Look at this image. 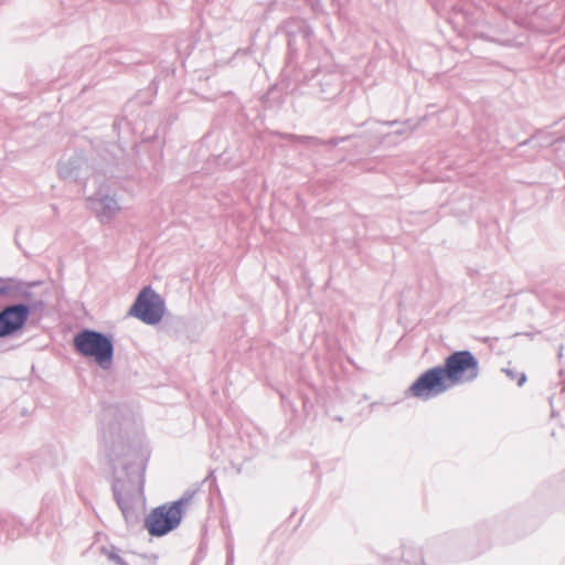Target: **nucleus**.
Segmentation results:
<instances>
[{
    "label": "nucleus",
    "mask_w": 565,
    "mask_h": 565,
    "mask_svg": "<svg viewBox=\"0 0 565 565\" xmlns=\"http://www.w3.org/2000/svg\"><path fill=\"white\" fill-rule=\"evenodd\" d=\"M13 288L4 284L3 279H0V296L9 295Z\"/></svg>",
    "instance_id": "17"
},
{
    "label": "nucleus",
    "mask_w": 565,
    "mask_h": 565,
    "mask_svg": "<svg viewBox=\"0 0 565 565\" xmlns=\"http://www.w3.org/2000/svg\"><path fill=\"white\" fill-rule=\"evenodd\" d=\"M402 556L409 565H426L424 552L415 546H405Z\"/></svg>",
    "instance_id": "12"
},
{
    "label": "nucleus",
    "mask_w": 565,
    "mask_h": 565,
    "mask_svg": "<svg viewBox=\"0 0 565 565\" xmlns=\"http://www.w3.org/2000/svg\"><path fill=\"white\" fill-rule=\"evenodd\" d=\"M384 125H387V126H394L396 124H398L397 120H390V121H383Z\"/></svg>",
    "instance_id": "19"
},
{
    "label": "nucleus",
    "mask_w": 565,
    "mask_h": 565,
    "mask_svg": "<svg viewBox=\"0 0 565 565\" xmlns=\"http://www.w3.org/2000/svg\"><path fill=\"white\" fill-rule=\"evenodd\" d=\"M164 311V300L152 287L146 286L137 295L128 313L146 324L153 326L161 321Z\"/></svg>",
    "instance_id": "5"
},
{
    "label": "nucleus",
    "mask_w": 565,
    "mask_h": 565,
    "mask_svg": "<svg viewBox=\"0 0 565 565\" xmlns=\"http://www.w3.org/2000/svg\"><path fill=\"white\" fill-rule=\"evenodd\" d=\"M404 132H405V130L399 129V130H397L395 134H396V135H403Z\"/></svg>",
    "instance_id": "22"
},
{
    "label": "nucleus",
    "mask_w": 565,
    "mask_h": 565,
    "mask_svg": "<svg viewBox=\"0 0 565 565\" xmlns=\"http://www.w3.org/2000/svg\"><path fill=\"white\" fill-rule=\"evenodd\" d=\"M127 409L115 404L103 407L99 415V451L111 470V490L126 522L136 516L135 505L143 500L147 458L128 439Z\"/></svg>",
    "instance_id": "1"
},
{
    "label": "nucleus",
    "mask_w": 565,
    "mask_h": 565,
    "mask_svg": "<svg viewBox=\"0 0 565 565\" xmlns=\"http://www.w3.org/2000/svg\"><path fill=\"white\" fill-rule=\"evenodd\" d=\"M36 284H19L14 290L25 301L10 303L0 309V339L11 338L20 333L24 329L31 313L43 308V300H35L30 290Z\"/></svg>",
    "instance_id": "2"
},
{
    "label": "nucleus",
    "mask_w": 565,
    "mask_h": 565,
    "mask_svg": "<svg viewBox=\"0 0 565 565\" xmlns=\"http://www.w3.org/2000/svg\"><path fill=\"white\" fill-rule=\"evenodd\" d=\"M89 207L95 212L100 223H109L120 211V206L115 196L98 194L87 199Z\"/></svg>",
    "instance_id": "8"
},
{
    "label": "nucleus",
    "mask_w": 565,
    "mask_h": 565,
    "mask_svg": "<svg viewBox=\"0 0 565 565\" xmlns=\"http://www.w3.org/2000/svg\"><path fill=\"white\" fill-rule=\"evenodd\" d=\"M563 140H565V137H564V138H562V139H556L555 143H557V142H559V141H563Z\"/></svg>",
    "instance_id": "23"
},
{
    "label": "nucleus",
    "mask_w": 565,
    "mask_h": 565,
    "mask_svg": "<svg viewBox=\"0 0 565 565\" xmlns=\"http://www.w3.org/2000/svg\"><path fill=\"white\" fill-rule=\"evenodd\" d=\"M286 32L288 35V46L290 49L292 47V39L296 34H299L305 41H309L313 34L310 25L298 18L290 19L286 22Z\"/></svg>",
    "instance_id": "10"
},
{
    "label": "nucleus",
    "mask_w": 565,
    "mask_h": 565,
    "mask_svg": "<svg viewBox=\"0 0 565 565\" xmlns=\"http://www.w3.org/2000/svg\"><path fill=\"white\" fill-rule=\"evenodd\" d=\"M452 385L443 364L436 365L422 373L408 387V393L420 399H429L445 393Z\"/></svg>",
    "instance_id": "6"
},
{
    "label": "nucleus",
    "mask_w": 565,
    "mask_h": 565,
    "mask_svg": "<svg viewBox=\"0 0 565 565\" xmlns=\"http://www.w3.org/2000/svg\"><path fill=\"white\" fill-rule=\"evenodd\" d=\"M433 548V544H428L426 547V554H429Z\"/></svg>",
    "instance_id": "21"
},
{
    "label": "nucleus",
    "mask_w": 565,
    "mask_h": 565,
    "mask_svg": "<svg viewBox=\"0 0 565 565\" xmlns=\"http://www.w3.org/2000/svg\"><path fill=\"white\" fill-rule=\"evenodd\" d=\"M563 350H564V345L561 344L558 348V359H561L563 356Z\"/></svg>",
    "instance_id": "20"
},
{
    "label": "nucleus",
    "mask_w": 565,
    "mask_h": 565,
    "mask_svg": "<svg viewBox=\"0 0 565 565\" xmlns=\"http://www.w3.org/2000/svg\"><path fill=\"white\" fill-rule=\"evenodd\" d=\"M75 351L92 359L96 364L107 371L111 367L115 354L114 337L94 329H83L73 339Z\"/></svg>",
    "instance_id": "3"
},
{
    "label": "nucleus",
    "mask_w": 565,
    "mask_h": 565,
    "mask_svg": "<svg viewBox=\"0 0 565 565\" xmlns=\"http://www.w3.org/2000/svg\"><path fill=\"white\" fill-rule=\"evenodd\" d=\"M86 163L87 161L83 153H74L67 160L58 162V174L64 180L79 181L84 179L82 170Z\"/></svg>",
    "instance_id": "9"
},
{
    "label": "nucleus",
    "mask_w": 565,
    "mask_h": 565,
    "mask_svg": "<svg viewBox=\"0 0 565 565\" xmlns=\"http://www.w3.org/2000/svg\"><path fill=\"white\" fill-rule=\"evenodd\" d=\"M234 563V550L232 543H227V561L226 565H233Z\"/></svg>",
    "instance_id": "16"
},
{
    "label": "nucleus",
    "mask_w": 565,
    "mask_h": 565,
    "mask_svg": "<svg viewBox=\"0 0 565 565\" xmlns=\"http://www.w3.org/2000/svg\"><path fill=\"white\" fill-rule=\"evenodd\" d=\"M0 529H1V531H6L8 533L7 534L8 539H13L14 537V534L9 532V522L8 521H1L0 522Z\"/></svg>",
    "instance_id": "18"
},
{
    "label": "nucleus",
    "mask_w": 565,
    "mask_h": 565,
    "mask_svg": "<svg viewBox=\"0 0 565 565\" xmlns=\"http://www.w3.org/2000/svg\"><path fill=\"white\" fill-rule=\"evenodd\" d=\"M198 488L196 489H186L183 494L181 495L180 499L171 502L174 507L178 508V510H180L181 514L183 515L184 514V510L186 508V505L190 504V502L193 500V498L195 497L196 492H198Z\"/></svg>",
    "instance_id": "13"
},
{
    "label": "nucleus",
    "mask_w": 565,
    "mask_h": 565,
    "mask_svg": "<svg viewBox=\"0 0 565 565\" xmlns=\"http://www.w3.org/2000/svg\"><path fill=\"white\" fill-rule=\"evenodd\" d=\"M102 553L107 556V558L114 562L117 565H128V563L119 555L118 548L115 546L102 547Z\"/></svg>",
    "instance_id": "14"
},
{
    "label": "nucleus",
    "mask_w": 565,
    "mask_h": 565,
    "mask_svg": "<svg viewBox=\"0 0 565 565\" xmlns=\"http://www.w3.org/2000/svg\"><path fill=\"white\" fill-rule=\"evenodd\" d=\"M183 515L171 502L151 510L145 519V529L151 536L161 537L177 529Z\"/></svg>",
    "instance_id": "7"
},
{
    "label": "nucleus",
    "mask_w": 565,
    "mask_h": 565,
    "mask_svg": "<svg viewBox=\"0 0 565 565\" xmlns=\"http://www.w3.org/2000/svg\"><path fill=\"white\" fill-rule=\"evenodd\" d=\"M502 371L510 380H515L519 386H522L526 382V375L523 372L519 373L518 371L510 367L502 369Z\"/></svg>",
    "instance_id": "15"
},
{
    "label": "nucleus",
    "mask_w": 565,
    "mask_h": 565,
    "mask_svg": "<svg viewBox=\"0 0 565 565\" xmlns=\"http://www.w3.org/2000/svg\"><path fill=\"white\" fill-rule=\"evenodd\" d=\"M351 138V136H343V137H334L330 138L328 140L320 139L318 137L312 136H299V135H289L288 139L292 142L305 145L308 147H317V146H330V147H337L343 141H347Z\"/></svg>",
    "instance_id": "11"
},
{
    "label": "nucleus",
    "mask_w": 565,
    "mask_h": 565,
    "mask_svg": "<svg viewBox=\"0 0 565 565\" xmlns=\"http://www.w3.org/2000/svg\"><path fill=\"white\" fill-rule=\"evenodd\" d=\"M443 366L452 387L471 383L479 376V361L469 350L452 352L445 359Z\"/></svg>",
    "instance_id": "4"
}]
</instances>
